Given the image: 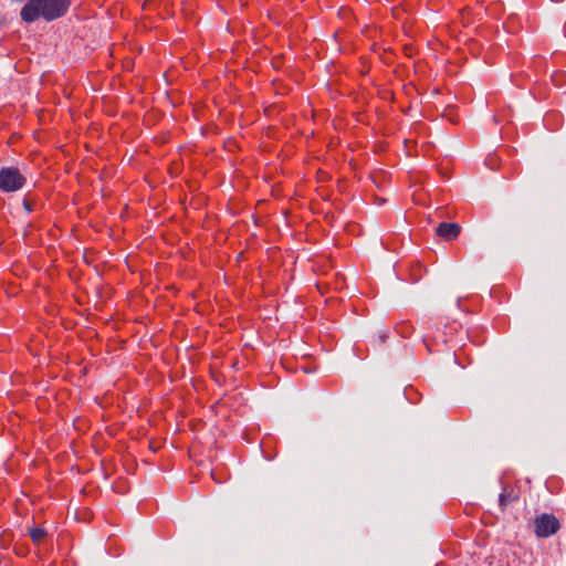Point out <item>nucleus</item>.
Listing matches in <instances>:
<instances>
[{"label":"nucleus","instance_id":"3","mask_svg":"<svg viewBox=\"0 0 566 566\" xmlns=\"http://www.w3.org/2000/svg\"><path fill=\"white\" fill-rule=\"evenodd\" d=\"M535 534L538 537H549L554 535L560 527L558 520L552 514H542L534 521Z\"/></svg>","mask_w":566,"mask_h":566},{"label":"nucleus","instance_id":"6","mask_svg":"<svg viewBox=\"0 0 566 566\" xmlns=\"http://www.w3.org/2000/svg\"><path fill=\"white\" fill-rule=\"evenodd\" d=\"M29 535L33 543L39 544L45 538L46 531L43 527H33L29 530Z\"/></svg>","mask_w":566,"mask_h":566},{"label":"nucleus","instance_id":"4","mask_svg":"<svg viewBox=\"0 0 566 566\" xmlns=\"http://www.w3.org/2000/svg\"><path fill=\"white\" fill-rule=\"evenodd\" d=\"M460 226L454 222H441L437 228V234L448 241L454 240L460 233Z\"/></svg>","mask_w":566,"mask_h":566},{"label":"nucleus","instance_id":"7","mask_svg":"<svg viewBox=\"0 0 566 566\" xmlns=\"http://www.w3.org/2000/svg\"><path fill=\"white\" fill-rule=\"evenodd\" d=\"M390 14L391 19L400 20V12L396 11V9L391 8Z\"/></svg>","mask_w":566,"mask_h":566},{"label":"nucleus","instance_id":"5","mask_svg":"<svg viewBox=\"0 0 566 566\" xmlns=\"http://www.w3.org/2000/svg\"><path fill=\"white\" fill-rule=\"evenodd\" d=\"M515 499L516 496L513 494V490L507 486H504L499 495V504L501 506V510L504 511L506 506Z\"/></svg>","mask_w":566,"mask_h":566},{"label":"nucleus","instance_id":"2","mask_svg":"<svg viewBox=\"0 0 566 566\" xmlns=\"http://www.w3.org/2000/svg\"><path fill=\"white\" fill-rule=\"evenodd\" d=\"M25 184V178L15 167L0 169V189L4 192H14Z\"/></svg>","mask_w":566,"mask_h":566},{"label":"nucleus","instance_id":"1","mask_svg":"<svg viewBox=\"0 0 566 566\" xmlns=\"http://www.w3.org/2000/svg\"><path fill=\"white\" fill-rule=\"evenodd\" d=\"M71 6V0H29L21 9L20 17L27 23L43 18L53 21L63 17Z\"/></svg>","mask_w":566,"mask_h":566},{"label":"nucleus","instance_id":"8","mask_svg":"<svg viewBox=\"0 0 566 566\" xmlns=\"http://www.w3.org/2000/svg\"><path fill=\"white\" fill-rule=\"evenodd\" d=\"M386 338H387L386 334L379 335V340H380L381 344H385Z\"/></svg>","mask_w":566,"mask_h":566},{"label":"nucleus","instance_id":"9","mask_svg":"<svg viewBox=\"0 0 566 566\" xmlns=\"http://www.w3.org/2000/svg\"><path fill=\"white\" fill-rule=\"evenodd\" d=\"M24 207L28 211H31L30 205L28 202H24Z\"/></svg>","mask_w":566,"mask_h":566}]
</instances>
